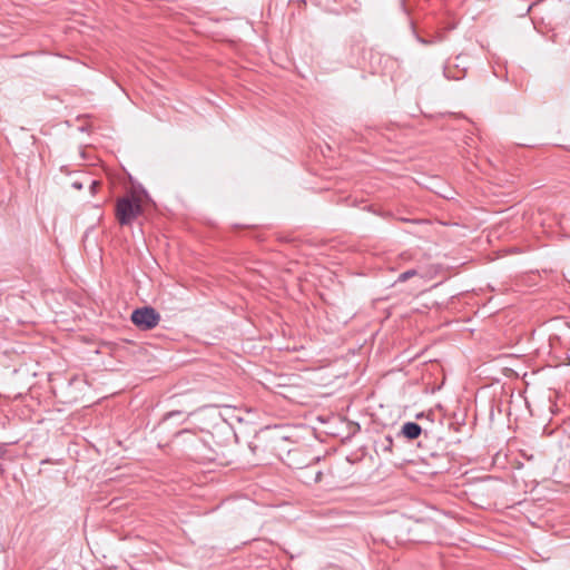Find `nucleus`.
<instances>
[{
	"label": "nucleus",
	"instance_id": "obj_1",
	"mask_svg": "<svg viewBox=\"0 0 570 570\" xmlns=\"http://www.w3.org/2000/svg\"><path fill=\"white\" fill-rule=\"evenodd\" d=\"M141 213L140 198L132 194L120 197L116 202L115 216L121 226H130Z\"/></svg>",
	"mask_w": 570,
	"mask_h": 570
},
{
	"label": "nucleus",
	"instance_id": "obj_2",
	"mask_svg": "<svg viewBox=\"0 0 570 570\" xmlns=\"http://www.w3.org/2000/svg\"><path fill=\"white\" fill-rule=\"evenodd\" d=\"M159 321L160 315L153 307L137 308L131 314V322L144 331L156 327Z\"/></svg>",
	"mask_w": 570,
	"mask_h": 570
},
{
	"label": "nucleus",
	"instance_id": "obj_3",
	"mask_svg": "<svg viewBox=\"0 0 570 570\" xmlns=\"http://www.w3.org/2000/svg\"><path fill=\"white\" fill-rule=\"evenodd\" d=\"M422 433V428L415 422H406L402 426V434L409 440H415Z\"/></svg>",
	"mask_w": 570,
	"mask_h": 570
},
{
	"label": "nucleus",
	"instance_id": "obj_4",
	"mask_svg": "<svg viewBox=\"0 0 570 570\" xmlns=\"http://www.w3.org/2000/svg\"><path fill=\"white\" fill-rule=\"evenodd\" d=\"M416 275H417V271L414 268L405 271L399 275L397 282H400V283L406 282L407 279H410L411 277L416 276Z\"/></svg>",
	"mask_w": 570,
	"mask_h": 570
},
{
	"label": "nucleus",
	"instance_id": "obj_5",
	"mask_svg": "<svg viewBox=\"0 0 570 570\" xmlns=\"http://www.w3.org/2000/svg\"><path fill=\"white\" fill-rule=\"evenodd\" d=\"M313 478V466H307L302 471L301 479L303 482L311 484Z\"/></svg>",
	"mask_w": 570,
	"mask_h": 570
},
{
	"label": "nucleus",
	"instance_id": "obj_6",
	"mask_svg": "<svg viewBox=\"0 0 570 570\" xmlns=\"http://www.w3.org/2000/svg\"><path fill=\"white\" fill-rule=\"evenodd\" d=\"M322 475H323L322 471L315 470L313 468L312 483H318L322 480Z\"/></svg>",
	"mask_w": 570,
	"mask_h": 570
},
{
	"label": "nucleus",
	"instance_id": "obj_7",
	"mask_svg": "<svg viewBox=\"0 0 570 570\" xmlns=\"http://www.w3.org/2000/svg\"><path fill=\"white\" fill-rule=\"evenodd\" d=\"M98 186H99V183L97 180L90 181V188H91L92 193H95V190Z\"/></svg>",
	"mask_w": 570,
	"mask_h": 570
},
{
	"label": "nucleus",
	"instance_id": "obj_8",
	"mask_svg": "<svg viewBox=\"0 0 570 570\" xmlns=\"http://www.w3.org/2000/svg\"><path fill=\"white\" fill-rule=\"evenodd\" d=\"M385 441L387 442L386 444V449L390 450L391 449V445H392V438L391 436H386L385 438Z\"/></svg>",
	"mask_w": 570,
	"mask_h": 570
},
{
	"label": "nucleus",
	"instance_id": "obj_9",
	"mask_svg": "<svg viewBox=\"0 0 570 570\" xmlns=\"http://www.w3.org/2000/svg\"><path fill=\"white\" fill-rule=\"evenodd\" d=\"M72 187L76 188V189H81L82 188V184L79 183V181H73L72 183Z\"/></svg>",
	"mask_w": 570,
	"mask_h": 570
},
{
	"label": "nucleus",
	"instance_id": "obj_10",
	"mask_svg": "<svg viewBox=\"0 0 570 570\" xmlns=\"http://www.w3.org/2000/svg\"><path fill=\"white\" fill-rule=\"evenodd\" d=\"M417 39H419V41H420V42H422V43H424V45L429 43V41H426V40H424V39H422V38H417Z\"/></svg>",
	"mask_w": 570,
	"mask_h": 570
}]
</instances>
